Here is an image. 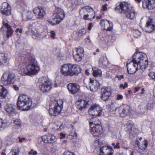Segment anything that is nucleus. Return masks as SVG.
Here are the masks:
<instances>
[{"instance_id":"1","label":"nucleus","mask_w":155,"mask_h":155,"mask_svg":"<svg viewBox=\"0 0 155 155\" xmlns=\"http://www.w3.org/2000/svg\"><path fill=\"white\" fill-rule=\"evenodd\" d=\"M19 63H16L19 73L22 75L31 76L37 74L40 68L34 58L30 54H23L19 58Z\"/></svg>"},{"instance_id":"2","label":"nucleus","mask_w":155,"mask_h":155,"mask_svg":"<svg viewBox=\"0 0 155 155\" xmlns=\"http://www.w3.org/2000/svg\"><path fill=\"white\" fill-rule=\"evenodd\" d=\"M148 64V59L145 53L140 52L135 53L132 56L131 61L127 63L128 72L130 74H134L139 68L141 70H144Z\"/></svg>"},{"instance_id":"3","label":"nucleus","mask_w":155,"mask_h":155,"mask_svg":"<svg viewBox=\"0 0 155 155\" xmlns=\"http://www.w3.org/2000/svg\"><path fill=\"white\" fill-rule=\"evenodd\" d=\"M61 74L65 76H72L80 72V68L77 65L67 64L62 65L60 68Z\"/></svg>"},{"instance_id":"4","label":"nucleus","mask_w":155,"mask_h":155,"mask_svg":"<svg viewBox=\"0 0 155 155\" xmlns=\"http://www.w3.org/2000/svg\"><path fill=\"white\" fill-rule=\"evenodd\" d=\"M116 11L118 10L121 14H124L128 18L133 19L135 16V12L132 8H130V5L127 2H120L119 5L115 8Z\"/></svg>"},{"instance_id":"5","label":"nucleus","mask_w":155,"mask_h":155,"mask_svg":"<svg viewBox=\"0 0 155 155\" xmlns=\"http://www.w3.org/2000/svg\"><path fill=\"white\" fill-rule=\"evenodd\" d=\"M18 108L22 111L28 110L32 105L31 99L28 96L24 94H20L17 102Z\"/></svg>"},{"instance_id":"6","label":"nucleus","mask_w":155,"mask_h":155,"mask_svg":"<svg viewBox=\"0 0 155 155\" xmlns=\"http://www.w3.org/2000/svg\"><path fill=\"white\" fill-rule=\"evenodd\" d=\"M63 104V101L61 100L51 101L49 106V114L56 116L60 114L62 109Z\"/></svg>"},{"instance_id":"7","label":"nucleus","mask_w":155,"mask_h":155,"mask_svg":"<svg viewBox=\"0 0 155 155\" xmlns=\"http://www.w3.org/2000/svg\"><path fill=\"white\" fill-rule=\"evenodd\" d=\"M39 82V88L43 92H48L51 89V83L48 78L45 77L41 78Z\"/></svg>"},{"instance_id":"8","label":"nucleus","mask_w":155,"mask_h":155,"mask_svg":"<svg viewBox=\"0 0 155 155\" xmlns=\"http://www.w3.org/2000/svg\"><path fill=\"white\" fill-rule=\"evenodd\" d=\"M11 8L7 2H4L0 6V11L3 14V21H5V17H8L11 15Z\"/></svg>"},{"instance_id":"9","label":"nucleus","mask_w":155,"mask_h":155,"mask_svg":"<svg viewBox=\"0 0 155 155\" xmlns=\"http://www.w3.org/2000/svg\"><path fill=\"white\" fill-rule=\"evenodd\" d=\"M102 111V109L99 105L94 104L89 108L88 113L91 116H99L101 115Z\"/></svg>"},{"instance_id":"10","label":"nucleus","mask_w":155,"mask_h":155,"mask_svg":"<svg viewBox=\"0 0 155 155\" xmlns=\"http://www.w3.org/2000/svg\"><path fill=\"white\" fill-rule=\"evenodd\" d=\"M114 153V150L111 146L104 145L100 147L99 155H113Z\"/></svg>"},{"instance_id":"11","label":"nucleus","mask_w":155,"mask_h":155,"mask_svg":"<svg viewBox=\"0 0 155 155\" xmlns=\"http://www.w3.org/2000/svg\"><path fill=\"white\" fill-rule=\"evenodd\" d=\"M111 95V91L109 87H104L101 89V98L102 100L107 101Z\"/></svg>"},{"instance_id":"12","label":"nucleus","mask_w":155,"mask_h":155,"mask_svg":"<svg viewBox=\"0 0 155 155\" xmlns=\"http://www.w3.org/2000/svg\"><path fill=\"white\" fill-rule=\"evenodd\" d=\"M4 75L5 74H3L1 77V83L5 86H8L14 83L15 75L13 74H9L7 79L5 80L4 78Z\"/></svg>"},{"instance_id":"13","label":"nucleus","mask_w":155,"mask_h":155,"mask_svg":"<svg viewBox=\"0 0 155 155\" xmlns=\"http://www.w3.org/2000/svg\"><path fill=\"white\" fill-rule=\"evenodd\" d=\"M115 110L118 111L120 116L122 117L129 115L131 112V109L130 107L126 105L121 106L118 108H117Z\"/></svg>"},{"instance_id":"14","label":"nucleus","mask_w":155,"mask_h":155,"mask_svg":"<svg viewBox=\"0 0 155 155\" xmlns=\"http://www.w3.org/2000/svg\"><path fill=\"white\" fill-rule=\"evenodd\" d=\"M73 53L75 51V54L73 55L75 60L77 61H80L84 55V50L83 48L78 47L73 50Z\"/></svg>"},{"instance_id":"15","label":"nucleus","mask_w":155,"mask_h":155,"mask_svg":"<svg viewBox=\"0 0 155 155\" xmlns=\"http://www.w3.org/2000/svg\"><path fill=\"white\" fill-rule=\"evenodd\" d=\"M77 108L80 110H82L88 107L89 101L87 100H78L76 102Z\"/></svg>"},{"instance_id":"16","label":"nucleus","mask_w":155,"mask_h":155,"mask_svg":"<svg viewBox=\"0 0 155 155\" xmlns=\"http://www.w3.org/2000/svg\"><path fill=\"white\" fill-rule=\"evenodd\" d=\"M90 128L91 133L95 136L98 135L102 131V127L100 125L94 126L93 124L91 125Z\"/></svg>"},{"instance_id":"17","label":"nucleus","mask_w":155,"mask_h":155,"mask_svg":"<svg viewBox=\"0 0 155 155\" xmlns=\"http://www.w3.org/2000/svg\"><path fill=\"white\" fill-rule=\"evenodd\" d=\"M33 12L37 19L43 18L45 14V12L44 9L41 7L35 8L33 10Z\"/></svg>"},{"instance_id":"18","label":"nucleus","mask_w":155,"mask_h":155,"mask_svg":"<svg viewBox=\"0 0 155 155\" xmlns=\"http://www.w3.org/2000/svg\"><path fill=\"white\" fill-rule=\"evenodd\" d=\"M143 7L150 10L155 7V0H145L143 2Z\"/></svg>"},{"instance_id":"19","label":"nucleus","mask_w":155,"mask_h":155,"mask_svg":"<svg viewBox=\"0 0 155 155\" xmlns=\"http://www.w3.org/2000/svg\"><path fill=\"white\" fill-rule=\"evenodd\" d=\"M145 30L148 32H151L155 30V24L152 19H149L146 22Z\"/></svg>"},{"instance_id":"20","label":"nucleus","mask_w":155,"mask_h":155,"mask_svg":"<svg viewBox=\"0 0 155 155\" xmlns=\"http://www.w3.org/2000/svg\"><path fill=\"white\" fill-rule=\"evenodd\" d=\"M68 89L72 94H75L80 91V87L79 85L75 83H69L68 85Z\"/></svg>"},{"instance_id":"21","label":"nucleus","mask_w":155,"mask_h":155,"mask_svg":"<svg viewBox=\"0 0 155 155\" xmlns=\"http://www.w3.org/2000/svg\"><path fill=\"white\" fill-rule=\"evenodd\" d=\"M53 15L54 17L57 18L59 20H60L61 21L63 20L65 16L64 11L59 8H56Z\"/></svg>"},{"instance_id":"22","label":"nucleus","mask_w":155,"mask_h":155,"mask_svg":"<svg viewBox=\"0 0 155 155\" xmlns=\"http://www.w3.org/2000/svg\"><path fill=\"white\" fill-rule=\"evenodd\" d=\"M6 112L9 115L13 116L16 113V110L15 105L10 104H7L4 107Z\"/></svg>"},{"instance_id":"23","label":"nucleus","mask_w":155,"mask_h":155,"mask_svg":"<svg viewBox=\"0 0 155 155\" xmlns=\"http://www.w3.org/2000/svg\"><path fill=\"white\" fill-rule=\"evenodd\" d=\"M101 26L106 30L110 31L112 27V23L107 20H102L100 22Z\"/></svg>"},{"instance_id":"24","label":"nucleus","mask_w":155,"mask_h":155,"mask_svg":"<svg viewBox=\"0 0 155 155\" xmlns=\"http://www.w3.org/2000/svg\"><path fill=\"white\" fill-rule=\"evenodd\" d=\"M79 12L80 16L82 17L83 15H87L89 12H91L92 14H94V11L92 8L88 6H86L82 8Z\"/></svg>"},{"instance_id":"25","label":"nucleus","mask_w":155,"mask_h":155,"mask_svg":"<svg viewBox=\"0 0 155 155\" xmlns=\"http://www.w3.org/2000/svg\"><path fill=\"white\" fill-rule=\"evenodd\" d=\"M90 90L91 91H96L100 86L99 83L95 80H91L89 84Z\"/></svg>"},{"instance_id":"26","label":"nucleus","mask_w":155,"mask_h":155,"mask_svg":"<svg viewBox=\"0 0 155 155\" xmlns=\"http://www.w3.org/2000/svg\"><path fill=\"white\" fill-rule=\"evenodd\" d=\"M2 23L7 28V33L6 37L9 38L12 36L14 32V31L12 29V27L9 25L7 23H6L5 21H3Z\"/></svg>"},{"instance_id":"27","label":"nucleus","mask_w":155,"mask_h":155,"mask_svg":"<svg viewBox=\"0 0 155 155\" xmlns=\"http://www.w3.org/2000/svg\"><path fill=\"white\" fill-rule=\"evenodd\" d=\"M142 139V138L140 137L139 138V140L137 139L136 140V144H137L140 148H141L142 149H145L146 148L148 145V142L147 140H146L142 142V145L140 144V142L139 140H141Z\"/></svg>"},{"instance_id":"28","label":"nucleus","mask_w":155,"mask_h":155,"mask_svg":"<svg viewBox=\"0 0 155 155\" xmlns=\"http://www.w3.org/2000/svg\"><path fill=\"white\" fill-rule=\"evenodd\" d=\"M22 18L23 20L24 21H27L31 19H34L33 14L31 11H28L23 14L22 15Z\"/></svg>"},{"instance_id":"29","label":"nucleus","mask_w":155,"mask_h":155,"mask_svg":"<svg viewBox=\"0 0 155 155\" xmlns=\"http://www.w3.org/2000/svg\"><path fill=\"white\" fill-rule=\"evenodd\" d=\"M7 58L6 55L3 53H0V66L2 67L7 62Z\"/></svg>"},{"instance_id":"30","label":"nucleus","mask_w":155,"mask_h":155,"mask_svg":"<svg viewBox=\"0 0 155 155\" xmlns=\"http://www.w3.org/2000/svg\"><path fill=\"white\" fill-rule=\"evenodd\" d=\"M95 16V15L94 11L93 14L91 12H89V13H88L87 15H83V19L85 20L92 21L94 19Z\"/></svg>"},{"instance_id":"31","label":"nucleus","mask_w":155,"mask_h":155,"mask_svg":"<svg viewBox=\"0 0 155 155\" xmlns=\"http://www.w3.org/2000/svg\"><path fill=\"white\" fill-rule=\"evenodd\" d=\"M8 94L7 89L3 86L0 91V99H4L6 98Z\"/></svg>"},{"instance_id":"32","label":"nucleus","mask_w":155,"mask_h":155,"mask_svg":"<svg viewBox=\"0 0 155 155\" xmlns=\"http://www.w3.org/2000/svg\"><path fill=\"white\" fill-rule=\"evenodd\" d=\"M48 21L52 25H55L58 24L61 21L60 20H59L57 18L54 17V15H53L52 18L48 20Z\"/></svg>"},{"instance_id":"33","label":"nucleus","mask_w":155,"mask_h":155,"mask_svg":"<svg viewBox=\"0 0 155 155\" xmlns=\"http://www.w3.org/2000/svg\"><path fill=\"white\" fill-rule=\"evenodd\" d=\"M91 120V121H90L89 122L90 127H91V125L93 124L94 126L100 125V121L99 119L96 117L92 118Z\"/></svg>"},{"instance_id":"34","label":"nucleus","mask_w":155,"mask_h":155,"mask_svg":"<svg viewBox=\"0 0 155 155\" xmlns=\"http://www.w3.org/2000/svg\"><path fill=\"white\" fill-rule=\"evenodd\" d=\"M21 123L20 120L18 119H15L14 120L13 127L14 128L17 129L21 125Z\"/></svg>"},{"instance_id":"35","label":"nucleus","mask_w":155,"mask_h":155,"mask_svg":"<svg viewBox=\"0 0 155 155\" xmlns=\"http://www.w3.org/2000/svg\"><path fill=\"white\" fill-rule=\"evenodd\" d=\"M8 125V123L6 120L0 118V130L1 129H4Z\"/></svg>"},{"instance_id":"36","label":"nucleus","mask_w":155,"mask_h":155,"mask_svg":"<svg viewBox=\"0 0 155 155\" xmlns=\"http://www.w3.org/2000/svg\"><path fill=\"white\" fill-rule=\"evenodd\" d=\"M48 143H53L56 140V137L54 135L48 134Z\"/></svg>"},{"instance_id":"37","label":"nucleus","mask_w":155,"mask_h":155,"mask_svg":"<svg viewBox=\"0 0 155 155\" xmlns=\"http://www.w3.org/2000/svg\"><path fill=\"white\" fill-rule=\"evenodd\" d=\"M126 127L127 128L128 130H132V128L134 127V125L132 122L130 120L127 121L125 124Z\"/></svg>"},{"instance_id":"38","label":"nucleus","mask_w":155,"mask_h":155,"mask_svg":"<svg viewBox=\"0 0 155 155\" xmlns=\"http://www.w3.org/2000/svg\"><path fill=\"white\" fill-rule=\"evenodd\" d=\"M93 74L94 76H97L98 75L101 76L102 74V72L101 69H97L93 71Z\"/></svg>"},{"instance_id":"39","label":"nucleus","mask_w":155,"mask_h":155,"mask_svg":"<svg viewBox=\"0 0 155 155\" xmlns=\"http://www.w3.org/2000/svg\"><path fill=\"white\" fill-rule=\"evenodd\" d=\"M55 129L58 131L61 130L63 128V126L61 123H58L56 124L55 126L54 127Z\"/></svg>"},{"instance_id":"40","label":"nucleus","mask_w":155,"mask_h":155,"mask_svg":"<svg viewBox=\"0 0 155 155\" xmlns=\"http://www.w3.org/2000/svg\"><path fill=\"white\" fill-rule=\"evenodd\" d=\"M86 33V30L85 28H83L79 30L78 34L80 36H83L85 35Z\"/></svg>"},{"instance_id":"41","label":"nucleus","mask_w":155,"mask_h":155,"mask_svg":"<svg viewBox=\"0 0 155 155\" xmlns=\"http://www.w3.org/2000/svg\"><path fill=\"white\" fill-rule=\"evenodd\" d=\"M154 107V104L152 103H148L147 105V109L149 110L153 109Z\"/></svg>"},{"instance_id":"42","label":"nucleus","mask_w":155,"mask_h":155,"mask_svg":"<svg viewBox=\"0 0 155 155\" xmlns=\"http://www.w3.org/2000/svg\"><path fill=\"white\" fill-rule=\"evenodd\" d=\"M48 134L42 136L41 138L44 142L48 143Z\"/></svg>"},{"instance_id":"43","label":"nucleus","mask_w":155,"mask_h":155,"mask_svg":"<svg viewBox=\"0 0 155 155\" xmlns=\"http://www.w3.org/2000/svg\"><path fill=\"white\" fill-rule=\"evenodd\" d=\"M149 76L150 78L152 79L154 81H155V73L151 71L150 72L149 74Z\"/></svg>"},{"instance_id":"44","label":"nucleus","mask_w":155,"mask_h":155,"mask_svg":"<svg viewBox=\"0 0 155 155\" xmlns=\"http://www.w3.org/2000/svg\"><path fill=\"white\" fill-rule=\"evenodd\" d=\"M32 37L33 38H36L38 37L39 36V33L37 32L32 31Z\"/></svg>"},{"instance_id":"45","label":"nucleus","mask_w":155,"mask_h":155,"mask_svg":"<svg viewBox=\"0 0 155 155\" xmlns=\"http://www.w3.org/2000/svg\"><path fill=\"white\" fill-rule=\"evenodd\" d=\"M112 145L114 146V149H119L120 148V143L119 142H117L116 144L114 143H112Z\"/></svg>"},{"instance_id":"46","label":"nucleus","mask_w":155,"mask_h":155,"mask_svg":"<svg viewBox=\"0 0 155 155\" xmlns=\"http://www.w3.org/2000/svg\"><path fill=\"white\" fill-rule=\"evenodd\" d=\"M37 143L40 146H41L43 143V141L42 140V139L41 138L39 137L37 138Z\"/></svg>"},{"instance_id":"47","label":"nucleus","mask_w":155,"mask_h":155,"mask_svg":"<svg viewBox=\"0 0 155 155\" xmlns=\"http://www.w3.org/2000/svg\"><path fill=\"white\" fill-rule=\"evenodd\" d=\"M28 153L29 155H36L37 154V152L36 150L31 149Z\"/></svg>"},{"instance_id":"48","label":"nucleus","mask_w":155,"mask_h":155,"mask_svg":"<svg viewBox=\"0 0 155 155\" xmlns=\"http://www.w3.org/2000/svg\"><path fill=\"white\" fill-rule=\"evenodd\" d=\"M134 36L137 37L140 35V32L138 30H135L134 31Z\"/></svg>"},{"instance_id":"49","label":"nucleus","mask_w":155,"mask_h":155,"mask_svg":"<svg viewBox=\"0 0 155 155\" xmlns=\"http://www.w3.org/2000/svg\"><path fill=\"white\" fill-rule=\"evenodd\" d=\"M18 153L15 150H12L8 155H18Z\"/></svg>"},{"instance_id":"50","label":"nucleus","mask_w":155,"mask_h":155,"mask_svg":"<svg viewBox=\"0 0 155 155\" xmlns=\"http://www.w3.org/2000/svg\"><path fill=\"white\" fill-rule=\"evenodd\" d=\"M111 73L110 71H108L106 72L105 77L106 78H111Z\"/></svg>"},{"instance_id":"51","label":"nucleus","mask_w":155,"mask_h":155,"mask_svg":"<svg viewBox=\"0 0 155 155\" xmlns=\"http://www.w3.org/2000/svg\"><path fill=\"white\" fill-rule=\"evenodd\" d=\"M51 35L50 36L51 38L54 39L55 38V36L56 35L55 32L54 31H51L50 32Z\"/></svg>"},{"instance_id":"52","label":"nucleus","mask_w":155,"mask_h":155,"mask_svg":"<svg viewBox=\"0 0 155 155\" xmlns=\"http://www.w3.org/2000/svg\"><path fill=\"white\" fill-rule=\"evenodd\" d=\"M63 155H75L74 153L72 152L69 151L65 152L64 153Z\"/></svg>"},{"instance_id":"53","label":"nucleus","mask_w":155,"mask_h":155,"mask_svg":"<svg viewBox=\"0 0 155 155\" xmlns=\"http://www.w3.org/2000/svg\"><path fill=\"white\" fill-rule=\"evenodd\" d=\"M85 41L86 42L88 43H91V41L90 39V37L89 36H88L85 39Z\"/></svg>"},{"instance_id":"54","label":"nucleus","mask_w":155,"mask_h":155,"mask_svg":"<svg viewBox=\"0 0 155 155\" xmlns=\"http://www.w3.org/2000/svg\"><path fill=\"white\" fill-rule=\"evenodd\" d=\"M70 134L71 136L73 137L76 136V133L74 130H71Z\"/></svg>"},{"instance_id":"55","label":"nucleus","mask_w":155,"mask_h":155,"mask_svg":"<svg viewBox=\"0 0 155 155\" xmlns=\"http://www.w3.org/2000/svg\"><path fill=\"white\" fill-rule=\"evenodd\" d=\"M19 139V143H22L23 141H25V137L21 138L20 137H18Z\"/></svg>"},{"instance_id":"56","label":"nucleus","mask_w":155,"mask_h":155,"mask_svg":"<svg viewBox=\"0 0 155 155\" xmlns=\"http://www.w3.org/2000/svg\"><path fill=\"white\" fill-rule=\"evenodd\" d=\"M116 78L118 79V80L119 81L120 80L122 79H123L124 78V75H121L120 76L117 75L116 76Z\"/></svg>"},{"instance_id":"57","label":"nucleus","mask_w":155,"mask_h":155,"mask_svg":"<svg viewBox=\"0 0 155 155\" xmlns=\"http://www.w3.org/2000/svg\"><path fill=\"white\" fill-rule=\"evenodd\" d=\"M107 5L105 4L102 6V10L104 11H106L107 9Z\"/></svg>"},{"instance_id":"58","label":"nucleus","mask_w":155,"mask_h":155,"mask_svg":"<svg viewBox=\"0 0 155 155\" xmlns=\"http://www.w3.org/2000/svg\"><path fill=\"white\" fill-rule=\"evenodd\" d=\"M123 97L121 95L118 94L117 96V100H119L123 98Z\"/></svg>"},{"instance_id":"59","label":"nucleus","mask_w":155,"mask_h":155,"mask_svg":"<svg viewBox=\"0 0 155 155\" xmlns=\"http://www.w3.org/2000/svg\"><path fill=\"white\" fill-rule=\"evenodd\" d=\"M93 27L91 23H89L88 24L87 29L88 30H90Z\"/></svg>"},{"instance_id":"60","label":"nucleus","mask_w":155,"mask_h":155,"mask_svg":"<svg viewBox=\"0 0 155 155\" xmlns=\"http://www.w3.org/2000/svg\"><path fill=\"white\" fill-rule=\"evenodd\" d=\"M13 87L14 90L16 91H18L19 89V87L15 85H13Z\"/></svg>"},{"instance_id":"61","label":"nucleus","mask_w":155,"mask_h":155,"mask_svg":"<svg viewBox=\"0 0 155 155\" xmlns=\"http://www.w3.org/2000/svg\"><path fill=\"white\" fill-rule=\"evenodd\" d=\"M60 138L61 139L64 138L65 137V134H63L62 133H60Z\"/></svg>"},{"instance_id":"62","label":"nucleus","mask_w":155,"mask_h":155,"mask_svg":"<svg viewBox=\"0 0 155 155\" xmlns=\"http://www.w3.org/2000/svg\"><path fill=\"white\" fill-rule=\"evenodd\" d=\"M135 92H136L138 91L140 89V87H135Z\"/></svg>"},{"instance_id":"63","label":"nucleus","mask_w":155,"mask_h":155,"mask_svg":"<svg viewBox=\"0 0 155 155\" xmlns=\"http://www.w3.org/2000/svg\"><path fill=\"white\" fill-rule=\"evenodd\" d=\"M124 86V89L127 87V83L126 82L125 83Z\"/></svg>"},{"instance_id":"64","label":"nucleus","mask_w":155,"mask_h":155,"mask_svg":"<svg viewBox=\"0 0 155 155\" xmlns=\"http://www.w3.org/2000/svg\"><path fill=\"white\" fill-rule=\"evenodd\" d=\"M141 92L140 94H143L144 93H143L144 91H145L144 88H142L141 90Z\"/></svg>"}]
</instances>
